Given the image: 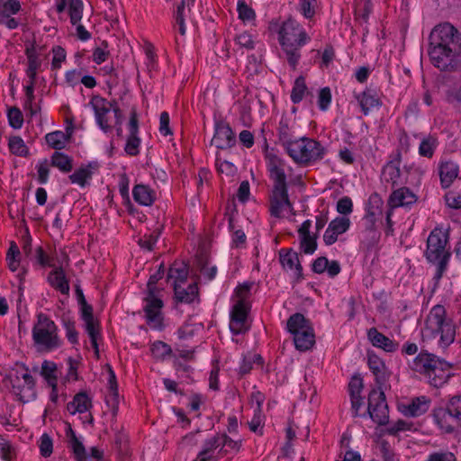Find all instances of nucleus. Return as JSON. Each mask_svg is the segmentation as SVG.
<instances>
[{
  "label": "nucleus",
  "instance_id": "1",
  "mask_svg": "<svg viewBox=\"0 0 461 461\" xmlns=\"http://www.w3.org/2000/svg\"><path fill=\"white\" fill-rule=\"evenodd\" d=\"M428 53L434 67L444 72L461 69V33L448 23L434 27L429 37Z\"/></svg>",
  "mask_w": 461,
  "mask_h": 461
},
{
  "label": "nucleus",
  "instance_id": "2",
  "mask_svg": "<svg viewBox=\"0 0 461 461\" xmlns=\"http://www.w3.org/2000/svg\"><path fill=\"white\" fill-rule=\"evenodd\" d=\"M311 40L303 27L294 18L285 21L278 32V41L285 59L295 70L301 59V49Z\"/></svg>",
  "mask_w": 461,
  "mask_h": 461
},
{
  "label": "nucleus",
  "instance_id": "3",
  "mask_svg": "<svg viewBox=\"0 0 461 461\" xmlns=\"http://www.w3.org/2000/svg\"><path fill=\"white\" fill-rule=\"evenodd\" d=\"M422 337L427 339L439 337L438 343L443 348L454 342L456 327L453 321L447 317V311L443 305L437 304L429 311L422 329Z\"/></svg>",
  "mask_w": 461,
  "mask_h": 461
},
{
  "label": "nucleus",
  "instance_id": "4",
  "mask_svg": "<svg viewBox=\"0 0 461 461\" xmlns=\"http://www.w3.org/2000/svg\"><path fill=\"white\" fill-rule=\"evenodd\" d=\"M447 234L440 229H434L427 239L426 258L436 265L437 269L433 279L436 285L442 278L450 258V252L446 249Z\"/></svg>",
  "mask_w": 461,
  "mask_h": 461
},
{
  "label": "nucleus",
  "instance_id": "5",
  "mask_svg": "<svg viewBox=\"0 0 461 461\" xmlns=\"http://www.w3.org/2000/svg\"><path fill=\"white\" fill-rule=\"evenodd\" d=\"M32 340L39 352H50L61 346L57 325L43 312L37 314V321L32 328Z\"/></svg>",
  "mask_w": 461,
  "mask_h": 461
},
{
  "label": "nucleus",
  "instance_id": "6",
  "mask_svg": "<svg viewBox=\"0 0 461 461\" xmlns=\"http://www.w3.org/2000/svg\"><path fill=\"white\" fill-rule=\"evenodd\" d=\"M286 152L294 163L307 166L312 162L322 159L325 155V148L313 139L302 137L294 140Z\"/></svg>",
  "mask_w": 461,
  "mask_h": 461
},
{
  "label": "nucleus",
  "instance_id": "7",
  "mask_svg": "<svg viewBox=\"0 0 461 461\" xmlns=\"http://www.w3.org/2000/svg\"><path fill=\"white\" fill-rule=\"evenodd\" d=\"M287 330L294 335L296 349L306 351L315 344V335L311 321L303 314H292L286 323Z\"/></svg>",
  "mask_w": 461,
  "mask_h": 461
},
{
  "label": "nucleus",
  "instance_id": "8",
  "mask_svg": "<svg viewBox=\"0 0 461 461\" xmlns=\"http://www.w3.org/2000/svg\"><path fill=\"white\" fill-rule=\"evenodd\" d=\"M367 411L370 418L378 425H385L389 420V410L384 393L372 389L368 394Z\"/></svg>",
  "mask_w": 461,
  "mask_h": 461
},
{
  "label": "nucleus",
  "instance_id": "9",
  "mask_svg": "<svg viewBox=\"0 0 461 461\" xmlns=\"http://www.w3.org/2000/svg\"><path fill=\"white\" fill-rule=\"evenodd\" d=\"M145 302L144 312L148 325L155 330H162L163 317L161 309L164 303L160 294H147Z\"/></svg>",
  "mask_w": 461,
  "mask_h": 461
},
{
  "label": "nucleus",
  "instance_id": "10",
  "mask_svg": "<svg viewBox=\"0 0 461 461\" xmlns=\"http://www.w3.org/2000/svg\"><path fill=\"white\" fill-rule=\"evenodd\" d=\"M285 207L293 208L289 200L287 183L274 184L269 206L271 216L281 218Z\"/></svg>",
  "mask_w": 461,
  "mask_h": 461
},
{
  "label": "nucleus",
  "instance_id": "11",
  "mask_svg": "<svg viewBox=\"0 0 461 461\" xmlns=\"http://www.w3.org/2000/svg\"><path fill=\"white\" fill-rule=\"evenodd\" d=\"M249 306L243 300H238L230 312V330L234 335L245 333L249 330V325L247 319Z\"/></svg>",
  "mask_w": 461,
  "mask_h": 461
},
{
  "label": "nucleus",
  "instance_id": "12",
  "mask_svg": "<svg viewBox=\"0 0 461 461\" xmlns=\"http://www.w3.org/2000/svg\"><path fill=\"white\" fill-rule=\"evenodd\" d=\"M211 143L218 149H226L236 144L235 134L228 122L224 121L215 122L214 135Z\"/></svg>",
  "mask_w": 461,
  "mask_h": 461
},
{
  "label": "nucleus",
  "instance_id": "13",
  "mask_svg": "<svg viewBox=\"0 0 461 461\" xmlns=\"http://www.w3.org/2000/svg\"><path fill=\"white\" fill-rule=\"evenodd\" d=\"M433 418L439 429L445 433H453L461 423L454 417L447 405L439 407L433 411Z\"/></svg>",
  "mask_w": 461,
  "mask_h": 461
},
{
  "label": "nucleus",
  "instance_id": "14",
  "mask_svg": "<svg viewBox=\"0 0 461 461\" xmlns=\"http://www.w3.org/2000/svg\"><path fill=\"white\" fill-rule=\"evenodd\" d=\"M89 104L95 112V120L99 127L104 132L111 131V125L108 121L103 120V115L107 114L110 112L111 108L113 107V104H115V101L108 102L105 98L100 95H94Z\"/></svg>",
  "mask_w": 461,
  "mask_h": 461
},
{
  "label": "nucleus",
  "instance_id": "15",
  "mask_svg": "<svg viewBox=\"0 0 461 461\" xmlns=\"http://www.w3.org/2000/svg\"><path fill=\"white\" fill-rule=\"evenodd\" d=\"M128 128L129 136L126 140L124 150L130 156H137L140 152L139 147L140 145V139L138 137L139 121L137 113L134 109L131 112Z\"/></svg>",
  "mask_w": 461,
  "mask_h": 461
},
{
  "label": "nucleus",
  "instance_id": "16",
  "mask_svg": "<svg viewBox=\"0 0 461 461\" xmlns=\"http://www.w3.org/2000/svg\"><path fill=\"white\" fill-rule=\"evenodd\" d=\"M22 378L24 381V385L22 387L20 385H16L15 380L11 379L13 393L18 397V399L23 402H29L32 400H34L36 397L35 392V381L33 377L28 373V369L26 368V372L22 375Z\"/></svg>",
  "mask_w": 461,
  "mask_h": 461
},
{
  "label": "nucleus",
  "instance_id": "17",
  "mask_svg": "<svg viewBox=\"0 0 461 461\" xmlns=\"http://www.w3.org/2000/svg\"><path fill=\"white\" fill-rule=\"evenodd\" d=\"M450 368L451 366L447 362L438 358L426 376L429 384L437 388L445 384L450 377Z\"/></svg>",
  "mask_w": 461,
  "mask_h": 461
},
{
  "label": "nucleus",
  "instance_id": "18",
  "mask_svg": "<svg viewBox=\"0 0 461 461\" xmlns=\"http://www.w3.org/2000/svg\"><path fill=\"white\" fill-rule=\"evenodd\" d=\"M278 254L282 267L290 270L294 269L297 281L303 279V267L300 263L298 253L293 249H282Z\"/></svg>",
  "mask_w": 461,
  "mask_h": 461
},
{
  "label": "nucleus",
  "instance_id": "19",
  "mask_svg": "<svg viewBox=\"0 0 461 461\" xmlns=\"http://www.w3.org/2000/svg\"><path fill=\"white\" fill-rule=\"evenodd\" d=\"M367 338L375 348H382L385 352H395L399 348V343L389 339L379 332L376 328H371L367 331Z\"/></svg>",
  "mask_w": 461,
  "mask_h": 461
},
{
  "label": "nucleus",
  "instance_id": "20",
  "mask_svg": "<svg viewBox=\"0 0 461 461\" xmlns=\"http://www.w3.org/2000/svg\"><path fill=\"white\" fill-rule=\"evenodd\" d=\"M459 167L451 160L441 161L438 165V175L442 188H448L458 176Z\"/></svg>",
  "mask_w": 461,
  "mask_h": 461
},
{
  "label": "nucleus",
  "instance_id": "21",
  "mask_svg": "<svg viewBox=\"0 0 461 461\" xmlns=\"http://www.w3.org/2000/svg\"><path fill=\"white\" fill-rule=\"evenodd\" d=\"M417 201L416 194L408 187L395 189L390 195L388 203L392 208L400 206H410Z\"/></svg>",
  "mask_w": 461,
  "mask_h": 461
},
{
  "label": "nucleus",
  "instance_id": "22",
  "mask_svg": "<svg viewBox=\"0 0 461 461\" xmlns=\"http://www.w3.org/2000/svg\"><path fill=\"white\" fill-rule=\"evenodd\" d=\"M429 400L426 396L416 397L411 402L402 404L400 410L407 417H418L428 411Z\"/></svg>",
  "mask_w": 461,
  "mask_h": 461
},
{
  "label": "nucleus",
  "instance_id": "23",
  "mask_svg": "<svg viewBox=\"0 0 461 461\" xmlns=\"http://www.w3.org/2000/svg\"><path fill=\"white\" fill-rule=\"evenodd\" d=\"M438 357L426 351H420L410 365L411 368L427 376L433 365L438 362Z\"/></svg>",
  "mask_w": 461,
  "mask_h": 461
},
{
  "label": "nucleus",
  "instance_id": "24",
  "mask_svg": "<svg viewBox=\"0 0 461 461\" xmlns=\"http://www.w3.org/2000/svg\"><path fill=\"white\" fill-rule=\"evenodd\" d=\"M356 98L365 115H367L372 109L382 106L383 104L376 92L370 88H366L362 93L357 95Z\"/></svg>",
  "mask_w": 461,
  "mask_h": 461
},
{
  "label": "nucleus",
  "instance_id": "25",
  "mask_svg": "<svg viewBox=\"0 0 461 461\" xmlns=\"http://www.w3.org/2000/svg\"><path fill=\"white\" fill-rule=\"evenodd\" d=\"M68 125L66 128V133L61 131H56L50 133H48L45 136L46 142L50 147L54 149L59 150L65 147L66 141L70 138L73 132V121L67 120Z\"/></svg>",
  "mask_w": 461,
  "mask_h": 461
},
{
  "label": "nucleus",
  "instance_id": "26",
  "mask_svg": "<svg viewBox=\"0 0 461 461\" xmlns=\"http://www.w3.org/2000/svg\"><path fill=\"white\" fill-rule=\"evenodd\" d=\"M50 285L63 294H68L69 285L61 267H55L48 276Z\"/></svg>",
  "mask_w": 461,
  "mask_h": 461
},
{
  "label": "nucleus",
  "instance_id": "27",
  "mask_svg": "<svg viewBox=\"0 0 461 461\" xmlns=\"http://www.w3.org/2000/svg\"><path fill=\"white\" fill-rule=\"evenodd\" d=\"M283 161L276 155L268 156V171L274 184L285 183L286 175L282 167Z\"/></svg>",
  "mask_w": 461,
  "mask_h": 461
},
{
  "label": "nucleus",
  "instance_id": "28",
  "mask_svg": "<svg viewBox=\"0 0 461 461\" xmlns=\"http://www.w3.org/2000/svg\"><path fill=\"white\" fill-rule=\"evenodd\" d=\"M175 296L179 303H191L198 296V286L195 283L190 284L187 288H182L178 284H173Z\"/></svg>",
  "mask_w": 461,
  "mask_h": 461
},
{
  "label": "nucleus",
  "instance_id": "29",
  "mask_svg": "<svg viewBox=\"0 0 461 461\" xmlns=\"http://www.w3.org/2000/svg\"><path fill=\"white\" fill-rule=\"evenodd\" d=\"M91 406V399L85 392H80L74 396L72 402L68 403L67 409L71 414H76L77 412H86Z\"/></svg>",
  "mask_w": 461,
  "mask_h": 461
},
{
  "label": "nucleus",
  "instance_id": "30",
  "mask_svg": "<svg viewBox=\"0 0 461 461\" xmlns=\"http://www.w3.org/2000/svg\"><path fill=\"white\" fill-rule=\"evenodd\" d=\"M368 367L375 376L376 383L382 384L386 380L385 365L384 361L375 354L368 352Z\"/></svg>",
  "mask_w": 461,
  "mask_h": 461
},
{
  "label": "nucleus",
  "instance_id": "31",
  "mask_svg": "<svg viewBox=\"0 0 461 461\" xmlns=\"http://www.w3.org/2000/svg\"><path fill=\"white\" fill-rule=\"evenodd\" d=\"M132 195L135 202L140 205L149 206L155 201V193L145 185H136L132 190Z\"/></svg>",
  "mask_w": 461,
  "mask_h": 461
},
{
  "label": "nucleus",
  "instance_id": "32",
  "mask_svg": "<svg viewBox=\"0 0 461 461\" xmlns=\"http://www.w3.org/2000/svg\"><path fill=\"white\" fill-rule=\"evenodd\" d=\"M400 164L401 159L399 153L397 159L389 161L383 168V176L385 181L391 182L393 187L399 185V179L401 177Z\"/></svg>",
  "mask_w": 461,
  "mask_h": 461
},
{
  "label": "nucleus",
  "instance_id": "33",
  "mask_svg": "<svg viewBox=\"0 0 461 461\" xmlns=\"http://www.w3.org/2000/svg\"><path fill=\"white\" fill-rule=\"evenodd\" d=\"M188 276V267L185 262L175 261L169 267L167 279H173V284H183Z\"/></svg>",
  "mask_w": 461,
  "mask_h": 461
},
{
  "label": "nucleus",
  "instance_id": "34",
  "mask_svg": "<svg viewBox=\"0 0 461 461\" xmlns=\"http://www.w3.org/2000/svg\"><path fill=\"white\" fill-rule=\"evenodd\" d=\"M50 165L63 173H68L73 168V159L65 153L55 151L51 156Z\"/></svg>",
  "mask_w": 461,
  "mask_h": 461
},
{
  "label": "nucleus",
  "instance_id": "35",
  "mask_svg": "<svg viewBox=\"0 0 461 461\" xmlns=\"http://www.w3.org/2000/svg\"><path fill=\"white\" fill-rule=\"evenodd\" d=\"M57 371V366L55 363L44 360L41 365V375L47 381L48 384L53 388V391H56L57 386V375H55Z\"/></svg>",
  "mask_w": 461,
  "mask_h": 461
},
{
  "label": "nucleus",
  "instance_id": "36",
  "mask_svg": "<svg viewBox=\"0 0 461 461\" xmlns=\"http://www.w3.org/2000/svg\"><path fill=\"white\" fill-rule=\"evenodd\" d=\"M278 140L285 150L291 147L295 140L286 121L281 120L279 122Z\"/></svg>",
  "mask_w": 461,
  "mask_h": 461
},
{
  "label": "nucleus",
  "instance_id": "37",
  "mask_svg": "<svg viewBox=\"0 0 461 461\" xmlns=\"http://www.w3.org/2000/svg\"><path fill=\"white\" fill-rule=\"evenodd\" d=\"M6 261L12 272H15L18 269L21 261V252L14 241L10 242V247L6 253Z\"/></svg>",
  "mask_w": 461,
  "mask_h": 461
},
{
  "label": "nucleus",
  "instance_id": "38",
  "mask_svg": "<svg viewBox=\"0 0 461 461\" xmlns=\"http://www.w3.org/2000/svg\"><path fill=\"white\" fill-rule=\"evenodd\" d=\"M11 153L19 157H28L29 149L25 145L23 140L20 136H13L9 139L8 143Z\"/></svg>",
  "mask_w": 461,
  "mask_h": 461
},
{
  "label": "nucleus",
  "instance_id": "39",
  "mask_svg": "<svg viewBox=\"0 0 461 461\" xmlns=\"http://www.w3.org/2000/svg\"><path fill=\"white\" fill-rule=\"evenodd\" d=\"M307 91V86L305 84V78L303 76L298 77L294 84L292 92H291V100L294 104H299L305 93Z\"/></svg>",
  "mask_w": 461,
  "mask_h": 461
},
{
  "label": "nucleus",
  "instance_id": "40",
  "mask_svg": "<svg viewBox=\"0 0 461 461\" xmlns=\"http://www.w3.org/2000/svg\"><path fill=\"white\" fill-rule=\"evenodd\" d=\"M445 100L454 105L461 104V83L456 82L453 86H448L445 91Z\"/></svg>",
  "mask_w": 461,
  "mask_h": 461
},
{
  "label": "nucleus",
  "instance_id": "41",
  "mask_svg": "<svg viewBox=\"0 0 461 461\" xmlns=\"http://www.w3.org/2000/svg\"><path fill=\"white\" fill-rule=\"evenodd\" d=\"M150 351L155 358L160 360L165 359L167 356L172 354L171 347L161 340L155 341L150 347Z\"/></svg>",
  "mask_w": 461,
  "mask_h": 461
},
{
  "label": "nucleus",
  "instance_id": "42",
  "mask_svg": "<svg viewBox=\"0 0 461 461\" xmlns=\"http://www.w3.org/2000/svg\"><path fill=\"white\" fill-rule=\"evenodd\" d=\"M21 10V4L19 0H6L0 3V17L8 18L14 15Z\"/></svg>",
  "mask_w": 461,
  "mask_h": 461
},
{
  "label": "nucleus",
  "instance_id": "43",
  "mask_svg": "<svg viewBox=\"0 0 461 461\" xmlns=\"http://www.w3.org/2000/svg\"><path fill=\"white\" fill-rule=\"evenodd\" d=\"M318 8L317 0H300L299 2V12L306 19L311 20L314 17L316 10Z\"/></svg>",
  "mask_w": 461,
  "mask_h": 461
},
{
  "label": "nucleus",
  "instance_id": "44",
  "mask_svg": "<svg viewBox=\"0 0 461 461\" xmlns=\"http://www.w3.org/2000/svg\"><path fill=\"white\" fill-rule=\"evenodd\" d=\"M68 13L70 22L73 25L77 24L82 19L83 2L82 0H69Z\"/></svg>",
  "mask_w": 461,
  "mask_h": 461
},
{
  "label": "nucleus",
  "instance_id": "45",
  "mask_svg": "<svg viewBox=\"0 0 461 461\" xmlns=\"http://www.w3.org/2000/svg\"><path fill=\"white\" fill-rule=\"evenodd\" d=\"M92 171L87 167H80L69 176V179L74 184L85 186L86 180L92 177Z\"/></svg>",
  "mask_w": 461,
  "mask_h": 461
},
{
  "label": "nucleus",
  "instance_id": "46",
  "mask_svg": "<svg viewBox=\"0 0 461 461\" xmlns=\"http://www.w3.org/2000/svg\"><path fill=\"white\" fill-rule=\"evenodd\" d=\"M300 249L304 254H313L317 249V235L300 236Z\"/></svg>",
  "mask_w": 461,
  "mask_h": 461
},
{
  "label": "nucleus",
  "instance_id": "47",
  "mask_svg": "<svg viewBox=\"0 0 461 461\" xmlns=\"http://www.w3.org/2000/svg\"><path fill=\"white\" fill-rule=\"evenodd\" d=\"M221 447L219 450V455L223 456L229 452V449L238 452L241 446L240 440H233L226 434L221 435Z\"/></svg>",
  "mask_w": 461,
  "mask_h": 461
},
{
  "label": "nucleus",
  "instance_id": "48",
  "mask_svg": "<svg viewBox=\"0 0 461 461\" xmlns=\"http://www.w3.org/2000/svg\"><path fill=\"white\" fill-rule=\"evenodd\" d=\"M411 422H407L403 420H398L395 422L388 424L385 432L392 436H397L399 432L411 430L412 427Z\"/></svg>",
  "mask_w": 461,
  "mask_h": 461
},
{
  "label": "nucleus",
  "instance_id": "49",
  "mask_svg": "<svg viewBox=\"0 0 461 461\" xmlns=\"http://www.w3.org/2000/svg\"><path fill=\"white\" fill-rule=\"evenodd\" d=\"M239 18L243 22H250L255 19V11L249 6L244 0H239L237 5Z\"/></svg>",
  "mask_w": 461,
  "mask_h": 461
},
{
  "label": "nucleus",
  "instance_id": "50",
  "mask_svg": "<svg viewBox=\"0 0 461 461\" xmlns=\"http://www.w3.org/2000/svg\"><path fill=\"white\" fill-rule=\"evenodd\" d=\"M350 225V221L347 217H337L329 223L330 230H334L340 235L345 233Z\"/></svg>",
  "mask_w": 461,
  "mask_h": 461
},
{
  "label": "nucleus",
  "instance_id": "51",
  "mask_svg": "<svg viewBox=\"0 0 461 461\" xmlns=\"http://www.w3.org/2000/svg\"><path fill=\"white\" fill-rule=\"evenodd\" d=\"M9 124L14 129H20L23 123V116L22 112L17 107H12L8 110Z\"/></svg>",
  "mask_w": 461,
  "mask_h": 461
},
{
  "label": "nucleus",
  "instance_id": "52",
  "mask_svg": "<svg viewBox=\"0 0 461 461\" xmlns=\"http://www.w3.org/2000/svg\"><path fill=\"white\" fill-rule=\"evenodd\" d=\"M436 149V140L432 138L422 140L419 147V153L422 157L431 158Z\"/></svg>",
  "mask_w": 461,
  "mask_h": 461
},
{
  "label": "nucleus",
  "instance_id": "53",
  "mask_svg": "<svg viewBox=\"0 0 461 461\" xmlns=\"http://www.w3.org/2000/svg\"><path fill=\"white\" fill-rule=\"evenodd\" d=\"M160 235V230H156L149 235H144L139 240V245L148 250H152Z\"/></svg>",
  "mask_w": 461,
  "mask_h": 461
},
{
  "label": "nucleus",
  "instance_id": "54",
  "mask_svg": "<svg viewBox=\"0 0 461 461\" xmlns=\"http://www.w3.org/2000/svg\"><path fill=\"white\" fill-rule=\"evenodd\" d=\"M39 448L41 455L44 457H48L52 454L53 442L51 438L47 433L41 435L40 438Z\"/></svg>",
  "mask_w": 461,
  "mask_h": 461
},
{
  "label": "nucleus",
  "instance_id": "55",
  "mask_svg": "<svg viewBox=\"0 0 461 461\" xmlns=\"http://www.w3.org/2000/svg\"><path fill=\"white\" fill-rule=\"evenodd\" d=\"M82 320L85 321L86 329L95 327L93 314V307L87 303L80 304Z\"/></svg>",
  "mask_w": 461,
  "mask_h": 461
},
{
  "label": "nucleus",
  "instance_id": "56",
  "mask_svg": "<svg viewBox=\"0 0 461 461\" xmlns=\"http://www.w3.org/2000/svg\"><path fill=\"white\" fill-rule=\"evenodd\" d=\"M331 103V92L330 87L326 86L320 90L318 95V106L321 111H326Z\"/></svg>",
  "mask_w": 461,
  "mask_h": 461
},
{
  "label": "nucleus",
  "instance_id": "57",
  "mask_svg": "<svg viewBox=\"0 0 461 461\" xmlns=\"http://www.w3.org/2000/svg\"><path fill=\"white\" fill-rule=\"evenodd\" d=\"M63 323L68 341L72 344H77L78 342V333L75 327V321L64 318Z\"/></svg>",
  "mask_w": 461,
  "mask_h": 461
},
{
  "label": "nucleus",
  "instance_id": "58",
  "mask_svg": "<svg viewBox=\"0 0 461 461\" xmlns=\"http://www.w3.org/2000/svg\"><path fill=\"white\" fill-rule=\"evenodd\" d=\"M69 445L77 461H86V452L83 443L78 438L69 440Z\"/></svg>",
  "mask_w": 461,
  "mask_h": 461
},
{
  "label": "nucleus",
  "instance_id": "59",
  "mask_svg": "<svg viewBox=\"0 0 461 461\" xmlns=\"http://www.w3.org/2000/svg\"><path fill=\"white\" fill-rule=\"evenodd\" d=\"M363 387V379L358 375H354L348 384V392L350 398H354L355 396H361Z\"/></svg>",
  "mask_w": 461,
  "mask_h": 461
},
{
  "label": "nucleus",
  "instance_id": "60",
  "mask_svg": "<svg viewBox=\"0 0 461 461\" xmlns=\"http://www.w3.org/2000/svg\"><path fill=\"white\" fill-rule=\"evenodd\" d=\"M52 52L53 59L51 62V67L53 69H59L61 67V63L66 59V50L61 46H55L52 49Z\"/></svg>",
  "mask_w": 461,
  "mask_h": 461
},
{
  "label": "nucleus",
  "instance_id": "61",
  "mask_svg": "<svg viewBox=\"0 0 461 461\" xmlns=\"http://www.w3.org/2000/svg\"><path fill=\"white\" fill-rule=\"evenodd\" d=\"M161 271H157L151 275L147 284V294H159L161 290L157 286L158 282L162 279Z\"/></svg>",
  "mask_w": 461,
  "mask_h": 461
},
{
  "label": "nucleus",
  "instance_id": "62",
  "mask_svg": "<svg viewBox=\"0 0 461 461\" xmlns=\"http://www.w3.org/2000/svg\"><path fill=\"white\" fill-rule=\"evenodd\" d=\"M107 48L108 43L106 41H103L101 47L95 49L93 53V60L95 63L100 65L106 60L109 56V51L106 50Z\"/></svg>",
  "mask_w": 461,
  "mask_h": 461
},
{
  "label": "nucleus",
  "instance_id": "63",
  "mask_svg": "<svg viewBox=\"0 0 461 461\" xmlns=\"http://www.w3.org/2000/svg\"><path fill=\"white\" fill-rule=\"evenodd\" d=\"M365 230L372 234V238L375 239L376 236L375 231V221L376 217L375 212L368 211L365 215L364 219Z\"/></svg>",
  "mask_w": 461,
  "mask_h": 461
},
{
  "label": "nucleus",
  "instance_id": "64",
  "mask_svg": "<svg viewBox=\"0 0 461 461\" xmlns=\"http://www.w3.org/2000/svg\"><path fill=\"white\" fill-rule=\"evenodd\" d=\"M0 456L4 461H11L14 457V448L10 442L0 437Z\"/></svg>",
  "mask_w": 461,
  "mask_h": 461
}]
</instances>
